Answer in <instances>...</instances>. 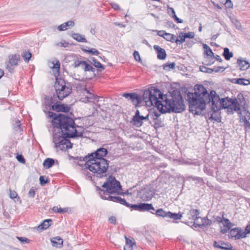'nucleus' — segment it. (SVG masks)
Wrapping results in <instances>:
<instances>
[{
	"mask_svg": "<svg viewBox=\"0 0 250 250\" xmlns=\"http://www.w3.org/2000/svg\"><path fill=\"white\" fill-rule=\"evenodd\" d=\"M194 93H187V100L189 104V111L195 115H199L201 111L206 108V104L211 103V109L213 113H217L221 108H229V98L220 99L216 91L212 90L208 93L202 84H197L194 86Z\"/></svg>",
	"mask_w": 250,
	"mask_h": 250,
	"instance_id": "f257e3e1",
	"label": "nucleus"
},
{
	"mask_svg": "<svg viewBox=\"0 0 250 250\" xmlns=\"http://www.w3.org/2000/svg\"><path fill=\"white\" fill-rule=\"evenodd\" d=\"M169 95L163 93V97H160V94L156 97V100L153 101L152 104L157 108L150 110V115L152 116V120L154 122L153 127L155 129L164 127V124L160 118L161 114L167 113H181L185 109V105L181 93L177 89L172 92L169 91Z\"/></svg>",
	"mask_w": 250,
	"mask_h": 250,
	"instance_id": "f03ea898",
	"label": "nucleus"
},
{
	"mask_svg": "<svg viewBox=\"0 0 250 250\" xmlns=\"http://www.w3.org/2000/svg\"><path fill=\"white\" fill-rule=\"evenodd\" d=\"M107 154L108 150L106 148L100 147L94 152L88 154L87 158H90L88 163L92 162L90 168L92 170H94V175L88 172L86 173V176L89 179L92 180L93 176L102 178L107 176L108 168L112 167L111 166H109V161L104 158Z\"/></svg>",
	"mask_w": 250,
	"mask_h": 250,
	"instance_id": "7ed1b4c3",
	"label": "nucleus"
},
{
	"mask_svg": "<svg viewBox=\"0 0 250 250\" xmlns=\"http://www.w3.org/2000/svg\"><path fill=\"white\" fill-rule=\"evenodd\" d=\"M159 94H160V97L163 96V93L159 88L150 87L144 91L142 96L135 92L125 93L123 94V96L128 100H130L135 107L140 106L143 101L145 102L147 106H150L152 104L153 101L155 100V102H158L156 99Z\"/></svg>",
	"mask_w": 250,
	"mask_h": 250,
	"instance_id": "20e7f679",
	"label": "nucleus"
},
{
	"mask_svg": "<svg viewBox=\"0 0 250 250\" xmlns=\"http://www.w3.org/2000/svg\"><path fill=\"white\" fill-rule=\"evenodd\" d=\"M47 114L48 117L52 119L53 126L60 129V132L71 133L77 131L76 128L79 126L75 124L74 120L71 117L62 113L57 114L50 111H48Z\"/></svg>",
	"mask_w": 250,
	"mask_h": 250,
	"instance_id": "39448f33",
	"label": "nucleus"
},
{
	"mask_svg": "<svg viewBox=\"0 0 250 250\" xmlns=\"http://www.w3.org/2000/svg\"><path fill=\"white\" fill-rule=\"evenodd\" d=\"M83 136V132H79L78 131L71 133L68 132L61 133L60 132L59 134L53 133V142L55 144V147L59 148L62 150H64L65 149L71 148L73 146V144L71 143L68 139L82 137Z\"/></svg>",
	"mask_w": 250,
	"mask_h": 250,
	"instance_id": "423d86ee",
	"label": "nucleus"
},
{
	"mask_svg": "<svg viewBox=\"0 0 250 250\" xmlns=\"http://www.w3.org/2000/svg\"><path fill=\"white\" fill-rule=\"evenodd\" d=\"M102 188L105 189H102L98 186H96V190L98 192L101 197L114 193L117 194H124L123 192H121L122 187L120 182L112 174L106 178L105 182L102 186Z\"/></svg>",
	"mask_w": 250,
	"mask_h": 250,
	"instance_id": "0eeeda50",
	"label": "nucleus"
},
{
	"mask_svg": "<svg viewBox=\"0 0 250 250\" xmlns=\"http://www.w3.org/2000/svg\"><path fill=\"white\" fill-rule=\"evenodd\" d=\"M55 89V95L58 99L60 101H62L65 98L68 97L72 91L71 84L62 78L56 77V81L54 85Z\"/></svg>",
	"mask_w": 250,
	"mask_h": 250,
	"instance_id": "6e6552de",
	"label": "nucleus"
},
{
	"mask_svg": "<svg viewBox=\"0 0 250 250\" xmlns=\"http://www.w3.org/2000/svg\"><path fill=\"white\" fill-rule=\"evenodd\" d=\"M250 233V222L247 225L245 230L241 228H235L231 229L229 231V237L234 238L235 240H238L246 237V235Z\"/></svg>",
	"mask_w": 250,
	"mask_h": 250,
	"instance_id": "1a4fd4ad",
	"label": "nucleus"
},
{
	"mask_svg": "<svg viewBox=\"0 0 250 250\" xmlns=\"http://www.w3.org/2000/svg\"><path fill=\"white\" fill-rule=\"evenodd\" d=\"M20 61V56L18 54L9 55L8 61L5 62L6 68L9 72L13 73L14 72L15 67L18 65Z\"/></svg>",
	"mask_w": 250,
	"mask_h": 250,
	"instance_id": "9d476101",
	"label": "nucleus"
},
{
	"mask_svg": "<svg viewBox=\"0 0 250 250\" xmlns=\"http://www.w3.org/2000/svg\"><path fill=\"white\" fill-rule=\"evenodd\" d=\"M71 109V105L62 104L60 101L56 102L52 106V110L57 112H69Z\"/></svg>",
	"mask_w": 250,
	"mask_h": 250,
	"instance_id": "9b49d317",
	"label": "nucleus"
},
{
	"mask_svg": "<svg viewBox=\"0 0 250 250\" xmlns=\"http://www.w3.org/2000/svg\"><path fill=\"white\" fill-rule=\"evenodd\" d=\"M155 194L154 189L152 188H145L140 192V195L141 198L143 201H149Z\"/></svg>",
	"mask_w": 250,
	"mask_h": 250,
	"instance_id": "f8f14e48",
	"label": "nucleus"
},
{
	"mask_svg": "<svg viewBox=\"0 0 250 250\" xmlns=\"http://www.w3.org/2000/svg\"><path fill=\"white\" fill-rule=\"evenodd\" d=\"M213 247L215 248L219 249L222 250H234L231 245L228 242H225L222 240L214 241Z\"/></svg>",
	"mask_w": 250,
	"mask_h": 250,
	"instance_id": "ddd939ff",
	"label": "nucleus"
},
{
	"mask_svg": "<svg viewBox=\"0 0 250 250\" xmlns=\"http://www.w3.org/2000/svg\"><path fill=\"white\" fill-rule=\"evenodd\" d=\"M216 178L217 180L220 182H227L229 178L227 171L224 168H219L216 171Z\"/></svg>",
	"mask_w": 250,
	"mask_h": 250,
	"instance_id": "4468645a",
	"label": "nucleus"
},
{
	"mask_svg": "<svg viewBox=\"0 0 250 250\" xmlns=\"http://www.w3.org/2000/svg\"><path fill=\"white\" fill-rule=\"evenodd\" d=\"M190 207L191 208L187 213V215L189 219L197 221L198 219L201 218L199 216L200 211L199 209H194L191 206H190Z\"/></svg>",
	"mask_w": 250,
	"mask_h": 250,
	"instance_id": "2eb2a0df",
	"label": "nucleus"
},
{
	"mask_svg": "<svg viewBox=\"0 0 250 250\" xmlns=\"http://www.w3.org/2000/svg\"><path fill=\"white\" fill-rule=\"evenodd\" d=\"M226 69V67L223 66H218L216 68H210L205 66H200V70L204 73L208 74H211L213 72L216 73L219 72V71L223 72Z\"/></svg>",
	"mask_w": 250,
	"mask_h": 250,
	"instance_id": "dca6fc26",
	"label": "nucleus"
},
{
	"mask_svg": "<svg viewBox=\"0 0 250 250\" xmlns=\"http://www.w3.org/2000/svg\"><path fill=\"white\" fill-rule=\"evenodd\" d=\"M88 155L85 156L84 157H82V156H76L75 157H73V159L75 160H78L79 161H85V167L84 169V171H86V170H89L90 171L92 172V174L94 175V170H92V169L90 168V166H91V164L92 163V162L88 163L89 160H90V158H87Z\"/></svg>",
	"mask_w": 250,
	"mask_h": 250,
	"instance_id": "f3484780",
	"label": "nucleus"
},
{
	"mask_svg": "<svg viewBox=\"0 0 250 250\" xmlns=\"http://www.w3.org/2000/svg\"><path fill=\"white\" fill-rule=\"evenodd\" d=\"M154 49L155 50L157 54V58L160 60H164L166 58L167 53L164 48H161L157 45L153 46Z\"/></svg>",
	"mask_w": 250,
	"mask_h": 250,
	"instance_id": "a211bd4d",
	"label": "nucleus"
},
{
	"mask_svg": "<svg viewBox=\"0 0 250 250\" xmlns=\"http://www.w3.org/2000/svg\"><path fill=\"white\" fill-rule=\"evenodd\" d=\"M57 97H56V95L55 94H53L52 96H46L44 100V104L45 106L47 107H51V109H52V106L56 102H58L57 100Z\"/></svg>",
	"mask_w": 250,
	"mask_h": 250,
	"instance_id": "6ab92c4d",
	"label": "nucleus"
},
{
	"mask_svg": "<svg viewBox=\"0 0 250 250\" xmlns=\"http://www.w3.org/2000/svg\"><path fill=\"white\" fill-rule=\"evenodd\" d=\"M230 82L233 83L238 84L242 85H247L250 84V80L245 78H233L230 80Z\"/></svg>",
	"mask_w": 250,
	"mask_h": 250,
	"instance_id": "aec40b11",
	"label": "nucleus"
},
{
	"mask_svg": "<svg viewBox=\"0 0 250 250\" xmlns=\"http://www.w3.org/2000/svg\"><path fill=\"white\" fill-rule=\"evenodd\" d=\"M51 242L54 247L61 248L63 246V240L60 236H56L51 239Z\"/></svg>",
	"mask_w": 250,
	"mask_h": 250,
	"instance_id": "412c9836",
	"label": "nucleus"
},
{
	"mask_svg": "<svg viewBox=\"0 0 250 250\" xmlns=\"http://www.w3.org/2000/svg\"><path fill=\"white\" fill-rule=\"evenodd\" d=\"M187 179L188 180H191L192 181H194L195 184L197 185L198 186H201L205 184V182L204 181L203 178L200 177L190 175L187 177Z\"/></svg>",
	"mask_w": 250,
	"mask_h": 250,
	"instance_id": "4be33fe9",
	"label": "nucleus"
},
{
	"mask_svg": "<svg viewBox=\"0 0 250 250\" xmlns=\"http://www.w3.org/2000/svg\"><path fill=\"white\" fill-rule=\"evenodd\" d=\"M229 108L233 109L235 111H238L240 110V104H239L237 99L236 98H229Z\"/></svg>",
	"mask_w": 250,
	"mask_h": 250,
	"instance_id": "5701e85b",
	"label": "nucleus"
},
{
	"mask_svg": "<svg viewBox=\"0 0 250 250\" xmlns=\"http://www.w3.org/2000/svg\"><path fill=\"white\" fill-rule=\"evenodd\" d=\"M237 63L240 67L241 70H245L250 66L248 61L242 60L241 58L237 60Z\"/></svg>",
	"mask_w": 250,
	"mask_h": 250,
	"instance_id": "b1692460",
	"label": "nucleus"
},
{
	"mask_svg": "<svg viewBox=\"0 0 250 250\" xmlns=\"http://www.w3.org/2000/svg\"><path fill=\"white\" fill-rule=\"evenodd\" d=\"M52 222L51 219H45L38 227V229L41 230L46 229L51 225Z\"/></svg>",
	"mask_w": 250,
	"mask_h": 250,
	"instance_id": "393cba45",
	"label": "nucleus"
},
{
	"mask_svg": "<svg viewBox=\"0 0 250 250\" xmlns=\"http://www.w3.org/2000/svg\"><path fill=\"white\" fill-rule=\"evenodd\" d=\"M75 23L73 21H69L64 22L58 26V30L60 31L67 30L69 27H72L74 25Z\"/></svg>",
	"mask_w": 250,
	"mask_h": 250,
	"instance_id": "a878e982",
	"label": "nucleus"
},
{
	"mask_svg": "<svg viewBox=\"0 0 250 250\" xmlns=\"http://www.w3.org/2000/svg\"><path fill=\"white\" fill-rule=\"evenodd\" d=\"M184 213L179 211L178 213H173L170 211H168V215L167 218L172 219L174 220L181 219L183 216Z\"/></svg>",
	"mask_w": 250,
	"mask_h": 250,
	"instance_id": "bb28decb",
	"label": "nucleus"
},
{
	"mask_svg": "<svg viewBox=\"0 0 250 250\" xmlns=\"http://www.w3.org/2000/svg\"><path fill=\"white\" fill-rule=\"evenodd\" d=\"M203 48L205 49V54L207 56L208 59H214V53L210 48L206 44H203Z\"/></svg>",
	"mask_w": 250,
	"mask_h": 250,
	"instance_id": "cd10ccee",
	"label": "nucleus"
},
{
	"mask_svg": "<svg viewBox=\"0 0 250 250\" xmlns=\"http://www.w3.org/2000/svg\"><path fill=\"white\" fill-rule=\"evenodd\" d=\"M200 218L202 221L201 226L203 229L208 228L212 224V221L209 219L207 216L204 217H201Z\"/></svg>",
	"mask_w": 250,
	"mask_h": 250,
	"instance_id": "c85d7f7f",
	"label": "nucleus"
},
{
	"mask_svg": "<svg viewBox=\"0 0 250 250\" xmlns=\"http://www.w3.org/2000/svg\"><path fill=\"white\" fill-rule=\"evenodd\" d=\"M54 159L52 158H47L45 159L43 161V166L45 169H49L54 165Z\"/></svg>",
	"mask_w": 250,
	"mask_h": 250,
	"instance_id": "c756f323",
	"label": "nucleus"
},
{
	"mask_svg": "<svg viewBox=\"0 0 250 250\" xmlns=\"http://www.w3.org/2000/svg\"><path fill=\"white\" fill-rule=\"evenodd\" d=\"M91 60L93 62V65L97 68V71H101L104 70L105 67L101 62H98L95 58H91Z\"/></svg>",
	"mask_w": 250,
	"mask_h": 250,
	"instance_id": "7c9ffc66",
	"label": "nucleus"
},
{
	"mask_svg": "<svg viewBox=\"0 0 250 250\" xmlns=\"http://www.w3.org/2000/svg\"><path fill=\"white\" fill-rule=\"evenodd\" d=\"M154 213L158 217H162L163 218H167L168 211L164 210L162 208L156 209Z\"/></svg>",
	"mask_w": 250,
	"mask_h": 250,
	"instance_id": "2f4dec72",
	"label": "nucleus"
},
{
	"mask_svg": "<svg viewBox=\"0 0 250 250\" xmlns=\"http://www.w3.org/2000/svg\"><path fill=\"white\" fill-rule=\"evenodd\" d=\"M204 172L208 175L214 177L213 168L208 165H205L203 167Z\"/></svg>",
	"mask_w": 250,
	"mask_h": 250,
	"instance_id": "473e14b6",
	"label": "nucleus"
},
{
	"mask_svg": "<svg viewBox=\"0 0 250 250\" xmlns=\"http://www.w3.org/2000/svg\"><path fill=\"white\" fill-rule=\"evenodd\" d=\"M72 37L78 42H87V41L84 36L79 33H73L72 34Z\"/></svg>",
	"mask_w": 250,
	"mask_h": 250,
	"instance_id": "72a5a7b5",
	"label": "nucleus"
},
{
	"mask_svg": "<svg viewBox=\"0 0 250 250\" xmlns=\"http://www.w3.org/2000/svg\"><path fill=\"white\" fill-rule=\"evenodd\" d=\"M143 116L137 117H132V121L133 122V125L137 127L141 126L143 124Z\"/></svg>",
	"mask_w": 250,
	"mask_h": 250,
	"instance_id": "f704fd0d",
	"label": "nucleus"
},
{
	"mask_svg": "<svg viewBox=\"0 0 250 250\" xmlns=\"http://www.w3.org/2000/svg\"><path fill=\"white\" fill-rule=\"evenodd\" d=\"M101 198L103 199L107 200L117 203H119L120 199L121 198V197L119 196H112L111 195V194H108V195L104 196Z\"/></svg>",
	"mask_w": 250,
	"mask_h": 250,
	"instance_id": "c9c22d12",
	"label": "nucleus"
},
{
	"mask_svg": "<svg viewBox=\"0 0 250 250\" xmlns=\"http://www.w3.org/2000/svg\"><path fill=\"white\" fill-rule=\"evenodd\" d=\"M125 237L126 243L124 247V250H133V245H135V243L126 236Z\"/></svg>",
	"mask_w": 250,
	"mask_h": 250,
	"instance_id": "e433bc0d",
	"label": "nucleus"
},
{
	"mask_svg": "<svg viewBox=\"0 0 250 250\" xmlns=\"http://www.w3.org/2000/svg\"><path fill=\"white\" fill-rule=\"evenodd\" d=\"M222 55L226 60L229 61L233 57V54L232 52L229 51V49L228 48L225 47L224 49V52Z\"/></svg>",
	"mask_w": 250,
	"mask_h": 250,
	"instance_id": "4c0bfd02",
	"label": "nucleus"
},
{
	"mask_svg": "<svg viewBox=\"0 0 250 250\" xmlns=\"http://www.w3.org/2000/svg\"><path fill=\"white\" fill-rule=\"evenodd\" d=\"M163 69L166 71H169L170 69H173L175 67V63L167 62L166 63L163 64L162 65Z\"/></svg>",
	"mask_w": 250,
	"mask_h": 250,
	"instance_id": "58836bf2",
	"label": "nucleus"
},
{
	"mask_svg": "<svg viewBox=\"0 0 250 250\" xmlns=\"http://www.w3.org/2000/svg\"><path fill=\"white\" fill-rule=\"evenodd\" d=\"M82 50L84 53H87L92 55H98L100 53L95 48H91L87 49L86 48H82Z\"/></svg>",
	"mask_w": 250,
	"mask_h": 250,
	"instance_id": "ea45409f",
	"label": "nucleus"
},
{
	"mask_svg": "<svg viewBox=\"0 0 250 250\" xmlns=\"http://www.w3.org/2000/svg\"><path fill=\"white\" fill-rule=\"evenodd\" d=\"M240 122L242 123H244V125L245 126L246 131H248V129L250 128V123L247 120L246 117L244 116H241Z\"/></svg>",
	"mask_w": 250,
	"mask_h": 250,
	"instance_id": "a19ab883",
	"label": "nucleus"
},
{
	"mask_svg": "<svg viewBox=\"0 0 250 250\" xmlns=\"http://www.w3.org/2000/svg\"><path fill=\"white\" fill-rule=\"evenodd\" d=\"M21 56L26 62H28L32 57V53L29 51H25L22 53Z\"/></svg>",
	"mask_w": 250,
	"mask_h": 250,
	"instance_id": "79ce46f5",
	"label": "nucleus"
},
{
	"mask_svg": "<svg viewBox=\"0 0 250 250\" xmlns=\"http://www.w3.org/2000/svg\"><path fill=\"white\" fill-rule=\"evenodd\" d=\"M86 62H87L85 61H80L79 60H76L74 61L72 66L75 68H77L79 66H81L83 68V67H84Z\"/></svg>",
	"mask_w": 250,
	"mask_h": 250,
	"instance_id": "37998d69",
	"label": "nucleus"
},
{
	"mask_svg": "<svg viewBox=\"0 0 250 250\" xmlns=\"http://www.w3.org/2000/svg\"><path fill=\"white\" fill-rule=\"evenodd\" d=\"M83 69L85 72L91 71L94 73V76H96V74L94 73L96 71L95 68H94L91 65L88 63L87 62H86L84 67H83Z\"/></svg>",
	"mask_w": 250,
	"mask_h": 250,
	"instance_id": "c03bdc74",
	"label": "nucleus"
},
{
	"mask_svg": "<svg viewBox=\"0 0 250 250\" xmlns=\"http://www.w3.org/2000/svg\"><path fill=\"white\" fill-rule=\"evenodd\" d=\"M14 129L17 132H21L23 131V129L22 126H21L20 120H17L16 121L15 124L14 125Z\"/></svg>",
	"mask_w": 250,
	"mask_h": 250,
	"instance_id": "a18cd8bd",
	"label": "nucleus"
},
{
	"mask_svg": "<svg viewBox=\"0 0 250 250\" xmlns=\"http://www.w3.org/2000/svg\"><path fill=\"white\" fill-rule=\"evenodd\" d=\"M68 210V208H58L57 206L54 207L52 208V210L54 212L59 213H63L64 212H67Z\"/></svg>",
	"mask_w": 250,
	"mask_h": 250,
	"instance_id": "49530a36",
	"label": "nucleus"
},
{
	"mask_svg": "<svg viewBox=\"0 0 250 250\" xmlns=\"http://www.w3.org/2000/svg\"><path fill=\"white\" fill-rule=\"evenodd\" d=\"M151 204L141 203L140 211L145 212L148 211L149 208H150Z\"/></svg>",
	"mask_w": 250,
	"mask_h": 250,
	"instance_id": "de8ad7c7",
	"label": "nucleus"
},
{
	"mask_svg": "<svg viewBox=\"0 0 250 250\" xmlns=\"http://www.w3.org/2000/svg\"><path fill=\"white\" fill-rule=\"evenodd\" d=\"M16 238L22 244H28L31 241L30 239L24 237L17 236Z\"/></svg>",
	"mask_w": 250,
	"mask_h": 250,
	"instance_id": "09e8293b",
	"label": "nucleus"
},
{
	"mask_svg": "<svg viewBox=\"0 0 250 250\" xmlns=\"http://www.w3.org/2000/svg\"><path fill=\"white\" fill-rule=\"evenodd\" d=\"M40 185L42 186L49 182V180L47 178H45L44 176H41L39 178Z\"/></svg>",
	"mask_w": 250,
	"mask_h": 250,
	"instance_id": "8fccbe9b",
	"label": "nucleus"
},
{
	"mask_svg": "<svg viewBox=\"0 0 250 250\" xmlns=\"http://www.w3.org/2000/svg\"><path fill=\"white\" fill-rule=\"evenodd\" d=\"M141 203L137 204H131L127 208H130L131 210H138L140 211Z\"/></svg>",
	"mask_w": 250,
	"mask_h": 250,
	"instance_id": "3c124183",
	"label": "nucleus"
},
{
	"mask_svg": "<svg viewBox=\"0 0 250 250\" xmlns=\"http://www.w3.org/2000/svg\"><path fill=\"white\" fill-rule=\"evenodd\" d=\"M223 215H222V217L217 216L215 215H214L212 217V219H213L212 222H218V223H221L222 222V220L224 218Z\"/></svg>",
	"mask_w": 250,
	"mask_h": 250,
	"instance_id": "603ef678",
	"label": "nucleus"
},
{
	"mask_svg": "<svg viewBox=\"0 0 250 250\" xmlns=\"http://www.w3.org/2000/svg\"><path fill=\"white\" fill-rule=\"evenodd\" d=\"M233 226V224L230 222V224H229L225 228H221L220 232L222 234H225L229 230L230 228Z\"/></svg>",
	"mask_w": 250,
	"mask_h": 250,
	"instance_id": "864d4df0",
	"label": "nucleus"
},
{
	"mask_svg": "<svg viewBox=\"0 0 250 250\" xmlns=\"http://www.w3.org/2000/svg\"><path fill=\"white\" fill-rule=\"evenodd\" d=\"M179 37L180 39H178L176 38V42H178V44H180L186 41V37L184 34L180 35V32L179 33Z\"/></svg>",
	"mask_w": 250,
	"mask_h": 250,
	"instance_id": "5fc2aeb1",
	"label": "nucleus"
},
{
	"mask_svg": "<svg viewBox=\"0 0 250 250\" xmlns=\"http://www.w3.org/2000/svg\"><path fill=\"white\" fill-rule=\"evenodd\" d=\"M184 34L186 38L193 39L195 36V34L193 32H189L188 33H184L183 32H180V35Z\"/></svg>",
	"mask_w": 250,
	"mask_h": 250,
	"instance_id": "6e6d98bb",
	"label": "nucleus"
},
{
	"mask_svg": "<svg viewBox=\"0 0 250 250\" xmlns=\"http://www.w3.org/2000/svg\"><path fill=\"white\" fill-rule=\"evenodd\" d=\"M16 158L18 162L21 163L22 164L25 163V159L22 154H17Z\"/></svg>",
	"mask_w": 250,
	"mask_h": 250,
	"instance_id": "4d7b16f0",
	"label": "nucleus"
},
{
	"mask_svg": "<svg viewBox=\"0 0 250 250\" xmlns=\"http://www.w3.org/2000/svg\"><path fill=\"white\" fill-rule=\"evenodd\" d=\"M133 56H134V59L139 62H142V60L141 59V57H140V54H139V53L138 51H134V52H133Z\"/></svg>",
	"mask_w": 250,
	"mask_h": 250,
	"instance_id": "13d9d810",
	"label": "nucleus"
},
{
	"mask_svg": "<svg viewBox=\"0 0 250 250\" xmlns=\"http://www.w3.org/2000/svg\"><path fill=\"white\" fill-rule=\"evenodd\" d=\"M56 46L66 47L68 46L69 43L64 40H62L60 42H58L55 44Z\"/></svg>",
	"mask_w": 250,
	"mask_h": 250,
	"instance_id": "bf43d9fd",
	"label": "nucleus"
},
{
	"mask_svg": "<svg viewBox=\"0 0 250 250\" xmlns=\"http://www.w3.org/2000/svg\"><path fill=\"white\" fill-rule=\"evenodd\" d=\"M223 225V228H225L227 226H228L229 224H230V222L229 220V219L225 218H223L222 220V222H221Z\"/></svg>",
	"mask_w": 250,
	"mask_h": 250,
	"instance_id": "052dcab7",
	"label": "nucleus"
},
{
	"mask_svg": "<svg viewBox=\"0 0 250 250\" xmlns=\"http://www.w3.org/2000/svg\"><path fill=\"white\" fill-rule=\"evenodd\" d=\"M28 196L30 198H34L35 195V191L33 188H32L30 189L28 193Z\"/></svg>",
	"mask_w": 250,
	"mask_h": 250,
	"instance_id": "680f3d73",
	"label": "nucleus"
},
{
	"mask_svg": "<svg viewBox=\"0 0 250 250\" xmlns=\"http://www.w3.org/2000/svg\"><path fill=\"white\" fill-rule=\"evenodd\" d=\"M119 203L121 205H124L126 207H128V206H129V203L127 202L125 199L122 198L121 197L120 199Z\"/></svg>",
	"mask_w": 250,
	"mask_h": 250,
	"instance_id": "e2e57ef3",
	"label": "nucleus"
},
{
	"mask_svg": "<svg viewBox=\"0 0 250 250\" xmlns=\"http://www.w3.org/2000/svg\"><path fill=\"white\" fill-rule=\"evenodd\" d=\"M232 22L235 25L237 29H240L241 27L240 22L236 19H232Z\"/></svg>",
	"mask_w": 250,
	"mask_h": 250,
	"instance_id": "0e129e2a",
	"label": "nucleus"
},
{
	"mask_svg": "<svg viewBox=\"0 0 250 250\" xmlns=\"http://www.w3.org/2000/svg\"><path fill=\"white\" fill-rule=\"evenodd\" d=\"M216 113L211 114L210 117L209 118V119H212L214 120L215 121H220V116H218L217 115L215 114V115L213 116V114H215Z\"/></svg>",
	"mask_w": 250,
	"mask_h": 250,
	"instance_id": "69168bd1",
	"label": "nucleus"
},
{
	"mask_svg": "<svg viewBox=\"0 0 250 250\" xmlns=\"http://www.w3.org/2000/svg\"><path fill=\"white\" fill-rule=\"evenodd\" d=\"M18 197L17 193L14 190L10 189V197L11 199H15Z\"/></svg>",
	"mask_w": 250,
	"mask_h": 250,
	"instance_id": "338daca9",
	"label": "nucleus"
},
{
	"mask_svg": "<svg viewBox=\"0 0 250 250\" xmlns=\"http://www.w3.org/2000/svg\"><path fill=\"white\" fill-rule=\"evenodd\" d=\"M237 98V99L239 101L240 104H242L243 102H245V98L242 94L239 93V94H238ZM245 103H244V104Z\"/></svg>",
	"mask_w": 250,
	"mask_h": 250,
	"instance_id": "774afa93",
	"label": "nucleus"
}]
</instances>
